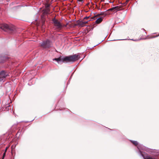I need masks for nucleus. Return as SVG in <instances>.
Instances as JSON below:
<instances>
[{
	"mask_svg": "<svg viewBox=\"0 0 159 159\" xmlns=\"http://www.w3.org/2000/svg\"><path fill=\"white\" fill-rule=\"evenodd\" d=\"M0 28L10 34L14 33L16 32V28L12 25L8 26L7 24L5 23L1 24Z\"/></svg>",
	"mask_w": 159,
	"mask_h": 159,
	"instance_id": "obj_1",
	"label": "nucleus"
},
{
	"mask_svg": "<svg viewBox=\"0 0 159 159\" xmlns=\"http://www.w3.org/2000/svg\"><path fill=\"white\" fill-rule=\"evenodd\" d=\"M80 58L79 55L75 54L70 56H66L64 57L65 62H69L75 61Z\"/></svg>",
	"mask_w": 159,
	"mask_h": 159,
	"instance_id": "obj_2",
	"label": "nucleus"
},
{
	"mask_svg": "<svg viewBox=\"0 0 159 159\" xmlns=\"http://www.w3.org/2000/svg\"><path fill=\"white\" fill-rule=\"evenodd\" d=\"M8 75V74L5 71H2L0 73V81H2Z\"/></svg>",
	"mask_w": 159,
	"mask_h": 159,
	"instance_id": "obj_3",
	"label": "nucleus"
},
{
	"mask_svg": "<svg viewBox=\"0 0 159 159\" xmlns=\"http://www.w3.org/2000/svg\"><path fill=\"white\" fill-rule=\"evenodd\" d=\"M43 4L44 5L43 7H45L46 8L45 10H49V9L51 8L50 7V4L49 2L47 0L43 2Z\"/></svg>",
	"mask_w": 159,
	"mask_h": 159,
	"instance_id": "obj_4",
	"label": "nucleus"
},
{
	"mask_svg": "<svg viewBox=\"0 0 159 159\" xmlns=\"http://www.w3.org/2000/svg\"><path fill=\"white\" fill-rule=\"evenodd\" d=\"M77 24L80 26H83L88 23V21H84L82 20H78L77 22Z\"/></svg>",
	"mask_w": 159,
	"mask_h": 159,
	"instance_id": "obj_5",
	"label": "nucleus"
},
{
	"mask_svg": "<svg viewBox=\"0 0 159 159\" xmlns=\"http://www.w3.org/2000/svg\"><path fill=\"white\" fill-rule=\"evenodd\" d=\"M53 22L54 25L55 26H57L58 27L60 28L61 27V25L60 23L57 20L55 19L53 20Z\"/></svg>",
	"mask_w": 159,
	"mask_h": 159,
	"instance_id": "obj_6",
	"label": "nucleus"
},
{
	"mask_svg": "<svg viewBox=\"0 0 159 159\" xmlns=\"http://www.w3.org/2000/svg\"><path fill=\"white\" fill-rule=\"evenodd\" d=\"M53 60H55L57 61L58 63H59L61 61L62 62H65V60L64 59V57L61 58L60 57L57 58L53 59Z\"/></svg>",
	"mask_w": 159,
	"mask_h": 159,
	"instance_id": "obj_7",
	"label": "nucleus"
},
{
	"mask_svg": "<svg viewBox=\"0 0 159 159\" xmlns=\"http://www.w3.org/2000/svg\"><path fill=\"white\" fill-rule=\"evenodd\" d=\"M102 20V18H99L96 20V23L99 24L101 22Z\"/></svg>",
	"mask_w": 159,
	"mask_h": 159,
	"instance_id": "obj_8",
	"label": "nucleus"
},
{
	"mask_svg": "<svg viewBox=\"0 0 159 159\" xmlns=\"http://www.w3.org/2000/svg\"><path fill=\"white\" fill-rule=\"evenodd\" d=\"M69 25L70 27H71L73 26V25L72 24V23L71 22H69L68 23H67L66 24V26Z\"/></svg>",
	"mask_w": 159,
	"mask_h": 159,
	"instance_id": "obj_9",
	"label": "nucleus"
},
{
	"mask_svg": "<svg viewBox=\"0 0 159 159\" xmlns=\"http://www.w3.org/2000/svg\"><path fill=\"white\" fill-rule=\"evenodd\" d=\"M49 41H47L46 43L43 46V47L44 48H47L49 47Z\"/></svg>",
	"mask_w": 159,
	"mask_h": 159,
	"instance_id": "obj_10",
	"label": "nucleus"
},
{
	"mask_svg": "<svg viewBox=\"0 0 159 159\" xmlns=\"http://www.w3.org/2000/svg\"><path fill=\"white\" fill-rule=\"evenodd\" d=\"M77 2L79 4H81L83 3L84 2V0H77Z\"/></svg>",
	"mask_w": 159,
	"mask_h": 159,
	"instance_id": "obj_11",
	"label": "nucleus"
},
{
	"mask_svg": "<svg viewBox=\"0 0 159 159\" xmlns=\"http://www.w3.org/2000/svg\"><path fill=\"white\" fill-rule=\"evenodd\" d=\"M132 143L135 145H137L138 144V142L136 141H133L132 142Z\"/></svg>",
	"mask_w": 159,
	"mask_h": 159,
	"instance_id": "obj_12",
	"label": "nucleus"
},
{
	"mask_svg": "<svg viewBox=\"0 0 159 159\" xmlns=\"http://www.w3.org/2000/svg\"><path fill=\"white\" fill-rule=\"evenodd\" d=\"M144 159H155L154 158H152L151 157H148L146 158H145Z\"/></svg>",
	"mask_w": 159,
	"mask_h": 159,
	"instance_id": "obj_13",
	"label": "nucleus"
},
{
	"mask_svg": "<svg viewBox=\"0 0 159 159\" xmlns=\"http://www.w3.org/2000/svg\"><path fill=\"white\" fill-rule=\"evenodd\" d=\"M5 155H6V152H4L3 154V157H2V159H3L4 157H5Z\"/></svg>",
	"mask_w": 159,
	"mask_h": 159,
	"instance_id": "obj_14",
	"label": "nucleus"
},
{
	"mask_svg": "<svg viewBox=\"0 0 159 159\" xmlns=\"http://www.w3.org/2000/svg\"><path fill=\"white\" fill-rule=\"evenodd\" d=\"M8 148V147H7L6 148V149H5V152H7V149Z\"/></svg>",
	"mask_w": 159,
	"mask_h": 159,
	"instance_id": "obj_15",
	"label": "nucleus"
},
{
	"mask_svg": "<svg viewBox=\"0 0 159 159\" xmlns=\"http://www.w3.org/2000/svg\"><path fill=\"white\" fill-rule=\"evenodd\" d=\"M108 10H113V8H111L109 9Z\"/></svg>",
	"mask_w": 159,
	"mask_h": 159,
	"instance_id": "obj_16",
	"label": "nucleus"
},
{
	"mask_svg": "<svg viewBox=\"0 0 159 159\" xmlns=\"http://www.w3.org/2000/svg\"><path fill=\"white\" fill-rule=\"evenodd\" d=\"M20 7L19 6H16V9H19V8H18V7Z\"/></svg>",
	"mask_w": 159,
	"mask_h": 159,
	"instance_id": "obj_17",
	"label": "nucleus"
},
{
	"mask_svg": "<svg viewBox=\"0 0 159 159\" xmlns=\"http://www.w3.org/2000/svg\"><path fill=\"white\" fill-rule=\"evenodd\" d=\"M89 18V17H85L84 18V19H87V18Z\"/></svg>",
	"mask_w": 159,
	"mask_h": 159,
	"instance_id": "obj_18",
	"label": "nucleus"
},
{
	"mask_svg": "<svg viewBox=\"0 0 159 159\" xmlns=\"http://www.w3.org/2000/svg\"><path fill=\"white\" fill-rule=\"evenodd\" d=\"M35 24L36 25H37V26H38V23H35Z\"/></svg>",
	"mask_w": 159,
	"mask_h": 159,
	"instance_id": "obj_19",
	"label": "nucleus"
},
{
	"mask_svg": "<svg viewBox=\"0 0 159 159\" xmlns=\"http://www.w3.org/2000/svg\"><path fill=\"white\" fill-rule=\"evenodd\" d=\"M40 10H41V8H40Z\"/></svg>",
	"mask_w": 159,
	"mask_h": 159,
	"instance_id": "obj_20",
	"label": "nucleus"
}]
</instances>
